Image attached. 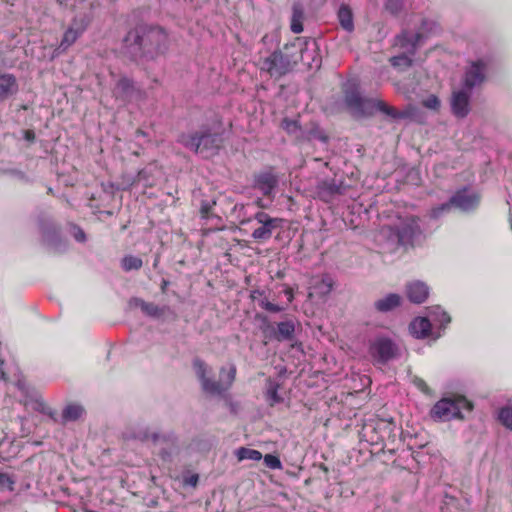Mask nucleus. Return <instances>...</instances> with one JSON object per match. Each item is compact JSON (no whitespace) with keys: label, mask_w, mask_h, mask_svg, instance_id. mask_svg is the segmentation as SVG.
Returning <instances> with one entry per match:
<instances>
[{"label":"nucleus","mask_w":512,"mask_h":512,"mask_svg":"<svg viewBox=\"0 0 512 512\" xmlns=\"http://www.w3.org/2000/svg\"><path fill=\"white\" fill-rule=\"evenodd\" d=\"M499 420L505 427L512 429V408H502L499 412Z\"/></svg>","instance_id":"obj_33"},{"label":"nucleus","mask_w":512,"mask_h":512,"mask_svg":"<svg viewBox=\"0 0 512 512\" xmlns=\"http://www.w3.org/2000/svg\"><path fill=\"white\" fill-rule=\"evenodd\" d=\"M422 37L421 33L408 31H403L399 34L395 39V46L402 49L403 53L392 57L390 59L391 64L400 69L410 67L412 64L410 56L415 53L417 46L421 43Z\"/></svg>","instance_id":"obj_7"},{"label":"nucleus","mask_w":512,"mask_h":512,"mask_svg":"<svg viewBox=\"0 0 512 512\" xmlns=\"http://www.w3.org/2000/svg\"><path fill=\"white\" fill-rule=\"evenodd\" d=\"M471 411L472 404L463 396L442 398L431 409L430 415L437 421H450L462 419V412Z\"/></svg>","instance_id":"obj_5"},{"label":"nucleus","mask_w":512,"mask_h":512,"mask_svg":"<svg viewBox=\"0 0 512 512\" xmlns=\"http://www.w3.org/2000/svg\"><path fill=\"white\" fill-rule=\"evenodd\" d=\"M406 295L411 302L419 304L427 299L429 288L423 282L414 281L406 286Z\"/></svg>","instance_id":"obj_16"},{"label":"nucleus","mask_w":512,"mask_h":512,"mask_svg":"<svg viewBox=\"0 0 512 512\" xmlns=\"http://www.w3.org/2000/svg\"><path fill=\"white\" fill-rule=\"evenodd\" d=\"M185 482L191 486H195L198 482V476L197 475H191L188 477Z\"/></svg>","instance_id":"obj_43"},{"label":"nucleus","mask_w":512,"mask_h":512,"mask_svg":"<svg viewBox=\"0 0 512 512\" xmlns=\"http://www.w3.org/2000/svg\"><path fill=\"white\" fill-rule=\"evenodd\" d=\"M84 413V409L80 405L72 404L68 405L63 411V419L66 421H76Z\"/></svg>","instance_id":"obj_30"},{"label":"nucleus","mask_w":512,"mask_h":512,"mask_svg":"<svg viewBox=\"0 0 512 512\" xmlns=\"http://www.w3.org/2000/svg\"><path fill=\"white\" fill-rule=\"evenodd\" d=\"M413 383L423 393H426V394L430 393V389H429V387L427 386V384L425 383V381L423 379H421L419 377H414L413 378Z\"/></svg>","instance_id":"obj_39"},{"label":"nucleus","mask_w":512,"mask_h":512,"mask_svg":"<svg viewBox=\"0 0 512 512\" xmlns=\"http://www.w3.org/2000/svg\"><path fill=\"white\" fill-rule=\"evenodd\" d=\"M422 105L430 110L438 111L441 106V102L436 95H430L422 101Z\"/></svg>","instance_id":"obj_35"},{"label":"nucleus","mask_w":512,"mask_h":512,"mask_svg":"<svg viewBox=\"0 0 512 512\" xmlns=\"http://www.w3.org/2000/svg\"><path fill=\"white\" fill-rule=\"evenodd\" d=\"M401 296L395 293H391L386 295L385 297L377 300L374 303L376 310L380 312H389L394 308L400 306L401 304Z\"/></svg>","instance_id":"obj_22"},{"label":"nucleus","mask_w":512,"mask_h":512,"mask_svg":"<svg viewBox=\"0 0 512 512\" xmlns=\"http://www.w3.org/2000/svg\"><path fill=\"white\" fill-rule=\"evenodd\" d=\"M37 405H38V409H40V410H41V412H43V413H49V412H48V408H47L43 403H38Z\"/></svg>","instance_id":"obj_46"},{"label":"nucleus","mask_w":512,"mask_h":512,"mask_svg":"<svg viewBox=\"0 0 512 512\" xmlns=\"http://www.w3.org/2000/svg\"><path fill=\"white\" fill-rule=\"evenodd\" d=\"M122 268L125 271L138 270L142 267V260L139 257L132 255L126 256L122 259Z\"/></svg>","instance_id":"obj_31"},{"label":"nucleus","mask_w":512,"mask_h":512,"mask_svg":"<svg viewBox=\"0 0 512 512\" xmlns=\"http://www.w3.org/2000/svg\"><path fill=\"white\" fill-rule=\"evenodd\" d=\"M420 233L419 219L415 216H406L399 217L394 225L383 226L378 238L393 250L400 245L412 243Z\"/></svg>","instance_id":"obj_3"},{"label":"nucleus","mask_w":512,"mask_h":512,"mask_svg":"<svg viewBox=\"0 0 512 512\" xmlns=\"http://www.w3.org/2000/svg\"><path fill=\"white\" fill-rule=\"evenodd\" d=\"M409 329L416 338H425L430 333L431 320L425 317H418L411 322Z\"/></svg>","instance_id":"obj_21"},{"label":"nucleus","mask_w":512,"mask_h":512,"mask_svg":"<svg viewBox=\"0 0 512 512\" xmlns=\"http://www.w3.org/2000/svg\"><path fill=\"white\" fill-rule=\"evenodd\" d=\"M265 310L266 311H269V312H272V313H278V312H281L283 310L282 307H280L279 305L277 304H274L272 302H269L267 307H265Z\"/></svg>","instance_id":"obj_40"},{"label":"nucleus","mask_w":512,"mask_h":512,"mask_svg":"<svg viewBox=\"0 0 512 512\" xmlns=\"http://www.w3.org/2000/svg\"><path fill=\"white\" fill-rule=\"evenodd\" d=\"M270 301L267 299V298H262L259 300V306L263 309H265V307H267L268 303Z\"/></svg>","instance_id":"obj_45"},{"label":"nucleus","mask_w":512,"mask_h":512,"mask_svg":"<svg viewBox=\"0 0 512 512\" xmlns=\"http://www.w3.org/2000/svg\"><path fill=\"white\" fill-rule=\"evenodd\" d=\"M125 439L139 440L142 442L153 441L158 439V435L155 432L149 431L147 427L135 426L129 429L124 434Z\"/></svg>","instance_id":"obj_17"},{"label":"nucleus","mask_w":512,"mask_h":512,"mask_svg":"<svg viewBox=\"0 0 512 512\" xmlns=\"http://www.w3.org/2000/svg\"><path fill=\"white\" fill-rule=\"evenodd\" d=\"M238 461L252 460L259 461L262 458L260 451L250 448L241 447L235 452Z\"/></svg>","instance_id":"obj_29"},{"label":"nucleus","mask_w":512,"mask_h":512,"mask_svg":"<svg viewBox=\"0 0 512 512\" xmlns=\"http://www.w3.org/2000/svg\"><path fill=\"white\" fill-rule=\"evenodd\" d=\"M157 174H159L157 167L149 165L138 173L137 182L142 183L145 187H152L155 185Z\"/></svg>","instance_id":"obj_24"},{"label":"nucleus","mask_w":512,"mask_h":512,"mask_svg":"<svg viewBox=\"0 0 512 512\" xmlns=\"http://www.w3.org/2000/svg\"><path fill=\"white\" fill-rule=\"evenodd\" d=\"M131 306L138 307L148 316L159 317L163 315L164 309L154 303L146 302L140 298H134L130 301Z\"/></svg>","instance_id":"obj_23"},{"label":"nucleus","mask_w":512,"mask_h":512,"mask_svg":"<svg viewBox=\"0 0 512 512\" xmlns=\"http://www.w3.org/2000/svg\"><path fill=\"white\" fill-rule=\"evenodd\" d=\"M35 138V134L33 131L27 130L25 131V139L28 141H32Z\"/></svg>","instance_id":"obj_44"},{"label":"nucleus","mask_w":512,"mask_h":512,"mask_svg":"<svg viewBox=\"0 0 512 512\" xmlns=\"http://www.w3.org/2000/svg\"><path fill=\"white\" fill-rule=\"evenodd\" d=\"M178 142L203 157H209L220 147L221 138L216 133L204 130L182 134L179 136Z\"/></svg>","instance_id":"obj_4"},{"label":"nucleus","mask_w":512,"mask_h":512,"mask_svg":"<svg viewBox=\"0 0 512 512\" xmlns=\"http://www.w3.org/2000/svg\"><path fill=\"white\" fill-rule=\"evenodd\" d=\"M486 65L482 60L471 63L465 72L464 86L468 90L480 85L485 79Z\"/></svg>","instance_id":"obj_13"},{"label":"nucleus","mask_w":512,"mask_h":512,"mask_svg":"<svg viewBox=\"0 0 512 512\" xmlns=\"http://www.w3.org/2000/svg\"><path fill=\"white\" fill-rule=\"evenodd\" d=\"M284 293L287 297L288 302H292L294 299L293 290L290 287H285Z\"/></svg>","instance_id":"obj_42"},{"label":"nucleus","mask_w":512,"mask_h":512,"mask_svg":"<svg viewBox=\"0 0 512 512\" xmlns=\"http://www.w3.org/2000/svg\"><path fill=\"white\" fill-rule=\"evenodd\" d=\"M304 10L300 3H295L292 9L291 30L295 34L303 31Z\"/></svg>","instance_id":"obj_25"},{"label":"nucleus","mask_w":512,"mask_h":512,"mask_svg":"<svg viewBox=\"0 0 512 512\" xmlns=\"http://www.w3.org/2000/svg\"><path fill=\"white\" fill-rule=\"evenodd\" d=\"M14 484L15 479L11 475L0 471V490L7 489L13 491Z\"/></svg>","instance_id":"obj_34"},{"label":"nucleus","mask_w":512,"mask_h":512,"mask_svg":"<svg viewBox=\"0 0 512 512\" xmlns=\"http://www.w3.org/2000/svg\"><path fill=\"white\" fill-rule=\"evenodd\" d=\"M429 316L431 317L432 321L439 322L441 326H444L450 322V317L447 315L446 312L442 311L439 307L432 309L429 312Z\"/></svg>","instance_id":"obj_32"},{"label":"nucleus","mask_w":512,"mask_h":512,"mask_svg":"<svg viewBox=\"0 0 512 512\" xmlns=\"http://www.w3.org/2000/svg\"><path fill=\"white\" fill-rule=\"evenodd\" d=\"M18 91V84L12 74L0 75V100H5Z\"/></svg>","instance_id":"obj_18"},{"label":"nucleus","mask_w":512,"mask_h":512,"mask_svg":"<svg viewBox=\"0 0 512 512\" xmlns=\"http://www.w3.org/2000/svg\"><path fill=\"white\" fill-rule=\"evenodd\" d=\"M338 19L343 29L351 32L354 29L353 16L347 6H341L338 11Z\"/></svg>","instance_id":"obj_26"},{"label":"nucleus","mask_w":512,"mask_h":512,"mask_svg":"<svg viewBox=\"0 0 512 512\" xmlns=\"http://www.w3.org/2000/svg\"><path fill=\"white\" fill-rule=\"evenodd\" d=\"M125 42L133 46L132 52H143L151 56L164 54L169 47L167 33L160 27H139L130 31Z\"/></svg>","instance_id":"obj_1"},{"label":"nucleus","mask_w":512,"mask_h":512,"mask_svg":"<svg viewBox=\"0 0 512 512\" xmlns=\"http://www.w3.org/2000/svg\"><path fill=\"white\" fill-rule=\"evenodd\" d=\"M134 90L135 87L133 82L126 77H122L118 80L113 90V94L117 99H121L123 102H126L131 98Z\"/></svg>","instance_id":"obj_19"},{"label":"nucleus","mask_w":512,"mask_h":512,"mask_svg":"<svg viewBox=\"0 0 512 512\" xmlns=\"http://www.w3.org/2000/svg\"><path fill=\"white\" fill-rule=\"evenodd\" d=\"M74 237L77 241L82 242L85 240V234L81 229H76Z\"/></svg>","instance_id":"obj_41"},{"label":"nucleus","mask_w":512,"mask_h":512,"mask_svg":"<svg viewBox=\"0 0 512 512\" xmlns=\"http://www.w3.org/2000/svg\"><path fill=\"white\" fill-rule=\"evenodd\" d=\"M470 90L460 89L452 93L450 105L452 113L458 118H464L470 111Z\"/></svg>","instance_id":"obj_12"},{"label":"nucleus","mask_w":512,"mask_h":512,"mask_svg":"<svg viewBox=\"0 0 512 512\" xmlns=\"http://www.w3.org/2000/svg\"><path fill=\"white\" fill-rule=\"evenodd\" d=\"M370 352L374 358L381 362H386L394 357L396 347L391 340L379 338L372 343Z\"/></svg>","instance_id":"obj_14"},{"label":"nucleus","mask_w":512,"mask_h":512,"mask_svg":"<svg viewBox=\"0 0 512 512\" xmlns=\"http://www.w3.org/2000/svg\"><path fill=\"white\" fill-rule=\"evenodd\" d=\"M480 202V196L472 190L462 189L457 191L448 203L441 204L431 210L432 218H438L443 212H448L452 206L467 212L475 209Z\"/></svg>","instance_id":"obj_8"},{"label":"nucleus","mask_w":512,"mask_h":512,"mask_svg":"<svg viewBox=\"0 0 512 512\" xmlns=\"http://www.w3.org/2000/svg\"><path fill=\"white\" fill-rule=\"evenodd\" d=\"M297 62V58H291L280 51H275L259 61V68L261 71H266L271 77L278 78L291 71Z\"/></svg>","instance_id":"obj_9"},{"label":"nucleus","mask_w":512,"mask_h":512,"mask_svg":"<svg viewBox=\"0 0 512 512\" xmlns=\"http://www.w3.org/2000/svg\"><path fill=\"white\" fill-rule=\"evenodd\" d=\"M277 178L271 173H262L255 179V187L264 195H270L277 185Z\"/></svg>","instance_id":"obj_20"},{"label":"nucleus","mask_w":512,"mask_h":512,"mask_svg":"<svg viewBox=\"0 0 512 512\" xmlns=\"http://www.w3.org/2000/svg\"><path fill=\"white\" fill-rule=\"evenodd\" d=\"M264 463L270 469H281L282 468L280 459L272 454H267L264 456Z\"/></svg>","instance_id":"obj_37"},{"label":"nucleus","mask_w":512,"mask_h":512,"mask_svg":"<svg viewBox=\"0 0 512 512\" xmlns=\"http://www.w3.org/2000/svg\"><path fill=\"white\" fill-rule=\"evenodd\" d=\"M345 102L353 116L357 118L369 117L377 111L392 119H405L410 117V109L398 111L378 98H364L357 90L346 91Z\"/></svg>","instance_id":"obj_2"},{"label":"nucleus","mask_w":512,"mask_h":512,"mask_svg":"<svg viewBox=\"0 0 512 512\" xmlns=\"http://www.w3.org/2000/svg\"><path fill=\"white\" fill-rule=\"evenodd\" d=\"M254 218L260 227L254 229L252 237L258 241L268 240L272 236L273 230L278 228L282 222L281 219L272 218L264 212L256 213Z\"/></svg>","instance_id":"obj_11"},{"label":"nucleus","mask_w":512,"mask_h":512,"mask_svg":"<svg viewBox=\"0 0 512 512\" xmlns=\"http://www.w3.org/2000/svg\"><path fill=\"white\" fill-rule=\"evenodd\" d=\"M344 190L342 182L336 183L334 180L321 181L316 187L318 197L325 202L331 201L336 195L343 194Z\"/></svg>","instance_id":"obj_15"},{"label":"nucleus","mask_w":512,"mask_h":512,"mask_svg":"<svg viewBox=\"0 0 512 512\" xmlns=\"http://www.w3.org/2000/svg\"><path fill=\"white\" fill-rule=\"evenodd\" d=\"M194 369L201 381L203 390L211 394H221L227 390L232 385L236 375L235 366H231L227 371L222 368L220 371V381H212L206 377L208 372L206 364L198 359L194 361Z\"/></svg>","instance_id":"obj_6"},{"label":"nucleus","mask_w":512,"mask_h":512,"mask_svg":"<svg viewBox=\"0 0 512 512\" xmlns=\"http://www.w3.org/2000/svg\"><path fill=\"white\" fill-rule=\"evenodd\" d=\"M294 331L295 326L292 321L280 322L277 326L276 338L278 340H290Z\"/></svg>","instance_id":"obj_27"},{"label":"nucleus","mask_w":512,"mask_h":512,"mask_svg":"<svg viewBox=\"0 0 512 512\" xmlns=\"http://www.w3.org/2000/svg\"><path fill=\"white\" fill-rule=\"evenodd\" d=\"M385 7L390 13L397 14L403 8V0H386Z\"/></svg>","instance_id":"obj_36"},{"label":"nucleus","mask_w":512,"mask_h":512,"mask_svg":"<svg viewBox=\"0 0 512 512\" xmlns=\"http://www.w3.org/2000/svg\"><path fill=\"white\" fill-rule=\"evenodd\" d=\"M92 19L91 11L84 13L83 15H76L72 20L69 28L64 32L63 38L60 42L59 49L62 51L67 50L80 35L86 30Z\"/></svg>","instance_id":"obj_10"},{"label":"nucleus","mask_w":512,"mask_h":512,"mask_svg":"<svg viewBox=\"0 0 512 512\" xmlns=\"http://www.w3.org/2000/svg\"><path fill=\"white\" fill-rule=\"evenodd\" d=\"M278 385L274 384V383H271L269 385V388L267 390V396L268 398L273 402V403H276V402H279L280 401V397L278 396Z\"/></svg>","instance_id":"obj_38"},{"label":"nucleus","mask_w":512,"mask_h":512,"mask_svg":"<svg viewBox=\"0 0 512 512\" xmlns=\"http://www.w3.org/2000/svg\"><path fill=\"white\" fill-rule=\"evenodd\" d=\"M281 127L296 139H300L303 136L302 129L297 120L285 118L281 123Z\"/></svg>","instance_id":"obj_28"},{"label":"nucleus","mask_w":512,"mask_h":512,"mask_svg":"<svg viewBox=\"0 0 512 512\" xmlns=\"http://www.w3.org/2000/svg\"><path fill=\"white\" fill-rule=\"evenodd\" d=\"M71 1L72 0H56V2L61 6H68Z\"/></svg>","instance_id":"obj_47"},{"label":"nucleus","mask_w":512,"mask_h":512,"mask_svg":"<svg viewBox=\"0 0 512 512\" xmlns=\"http://www.w3.org/2000/svg\"><path fill=\"white\" fill-rule=\"evenodd\" d=\"M331 290V284H328V291Z\"/></svg>","instance_id":"obj_48"}]
</instances>
